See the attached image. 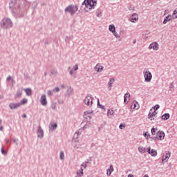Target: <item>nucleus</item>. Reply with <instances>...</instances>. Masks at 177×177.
Here are the masks:
<instances>
[{"label": "nucleus", "instance_id": "21", "mask_svg": "<svg viewBox=\"0 0 177 177\" xmlns=\"http://www.w3.org/2000/svg\"><path fill=\"white\" fill-rule=\"evenodd\" d=\"M171 20H172V15L167 16L163 21V24H167V23H168V21H171Z\"/></svg>", "mask_w": 177, "mask_h": 177}, {"label": "nucleus", "instance_id": "49", "mask_svg": "<svg viewBox=\"0 0 177 177\" xmlns=\"http://www.w3.org/2000/svg\"><path fill=\"white\" fill-rule=\"evenodd\" d=\"M156 131H157V129L152 128L151 130V132L152 135H156Z\"/></svg>", "mask_w": 177, "mask_h": 177}, {"label": "nucleus", "instance_id": "60", "mask_svg": "<svg viewBox=\"0 0 177 177\" xmlns=\"http://www.w3.org/2000/svg\"><path fill=\"white\" fill-rule=\"evenodd\" d=\"M69 74L70 75H73V74H74V71L72 69L69 71Z\"/></svg>", "mask_w": 177, "mask_h": 177}, {"label": "nucleus", "instance_id": "3", "mask_svg": "<svg viewBox=\"0 0 177 177\" xmlns=\"http://www.w3.org/2000/svg\"><path fill=\"white\" fill-rule=\"evenodd\" d=\"M82 6H85L86 9L91 10V9H95L96 5H97V1L96 0H84L82 3Z\"/></svg>", "mask_w": 177, "mask_h": 177}, {"label": "nucleus", "instance_id": "11", "mask_svg": "<svg viewBox=\"0 0 177 177\" xmlns=\"http://www.w3.org/2000/svg\"><path fill=\"white\" fill-rule=\"evenodd\" d=\"M170 157H171V152L166 151L165 155H163L162 158V162H167V161H168V159L170 158Z\"/></svg>", "mask_w": 177, "mask_h": 177}, {"label": "nucleus", "instance_id": "45", "mask_svg": "<svg viewBox=\"0 0 177 177\" xmlns=\"http://www.w3.org/2000/svg\"><path fill=\"white\" fill-rule=\"evenodd\" d=\"M86 167H87L86 163L83 162V163L82 164V165H81L80 169H83V171H84V169H85L86 168Z\"/></svg>", "mask_w": 177, "mask_h": 177}, {"label": "nucleus", "instance_id": "25", "mask_svg": "<svg viewBox=\"0 0 177 177\" xmlns=\"http://www.w3.org/2000/svg\"><path fill=\"white\" fill-rule=\"evenodd\" d=\"M23 93V90L21 88H19L15 94V97H21Z\"/></svg>", "mask_w": 177, "mask_h": 177}, {"label": "nucleus", "instance_id": "16", "mask_svg": "<svg viewBox=\"0 0 177 177\" xmlns=\"http://www.w3.org/2000/svg\"><path fill=\"white\" fill-rule=\"evenodd\" d=\"M9 107L11 110H15V109H17V107H20V104L18 103H10Z\"/></svg>", "mask_w": 177, "mask_h": 177}, {"label": "nucleus", "instance_id": "41", "mask_svg": "<svg viewBox=\"0 0 177 177\" xmlns=\"http://www.w3.org/2000/svg\"><path fill=\"white\" fill-rule=\"evenodd\" d=\"M131 107H133V109H136V110H138L139 109V104L138 102H136Z\"/></svg>", "mask_w": 177, "mask_h": 177}, {"label": "nucleus", "instance_id": "28", "mask_svg": "<svg viewBox=\"0 0 177 177\" xmlns=\"http://www.w3.org/2000/svg\"><path fill=\"white\" fill-rule=\"evenodd\" d=\"M115 80L114 78H111L109 80V82L108 83V88H112L113 87V82H114Z\"/></svg>", "mask_w": 177, "mask_h": 177}, {"label": "nucleus", "instance_id": "12", "mask_svg": "<svg viewBox=\"0 0 177 177\" xmlns=\"http://www.w3.org/2000/svg\"><path fill=\"white\" fill-rule=\"evenodd\" d=\"M40 103L41 106H46L48 101L46 100V95H42L40 98Z\"/></svg>", "mask_w": 177, "mask_h": 177}, {"label": "nucleus", "instance_id": "2", "mask_svg": "<svg viewBox=\"0 0 177 177\" xmlns=\"http://www.w3.org/2000/svg\"><path fill=\"white\" fill-rule=\"evenodd\" d=\"M0 27L3 30H9L13 27V21L10 18L4 17L0 21Z\"/></svg>", "mask_w": 177, "mask_h": 177}, {"label": "nucleus", "instance_id": "36", "mask_svg": "<svg viewBox=\"0 0 177 177\" xmlns=\"http://www.w3.org/2000/svg\"><path fill=\"white\" fill-rule=\"evenodd\" d=\"M73 38H74V37H73V36H66V37H65V41H66V42H70V40H71V39H73Z\"/></svg>", "mask_w": 177, "mask_h": 177}, {"label": "nucleus", "instance_id": "10", "mask_svg": "<svg viewBox=\"0 0 177 177\" xmlns=\"http://www.w3.org/2000/svg\"><path fill=\"white\" fill-rule=\"evenodd\" d=\"M147 153L150 154L152 157L157 156V151L156 149H151L150 147H147Z\"/></svg>", "mask_w": 177, "mask_h": 177}, {"label": "nucleus", "instance_id": "5", "mask_svg": "<svg viewBox=\"0 0 177 177\" xmlns=\"http://www.w3.org/2000/svg\"><path fill=\"white\" fill-rule=\"evenodd\" d=\"M143 75L145 77V82H150L153 78V75L151 72L149 71L148 68H145L143 71Z\"/></svg>", "mask_w": 177, "mask_h": 177}, {"label": "nucleus", "instance_id": "47", "mask_svg": "<svg viewBox=\"0 0 177 177\" xmlns=\"http://www.w3.org/2000/svg\"><path fill=\"white\" fill-rule=\"evenodd\" d=\"M113 35H114V37H115V38H120V36L118 35V33L117 32V31H114L112 32Z\"/></svg>", "mask_w": 177, "mask_h": 177}, {"label": "nucleus", "instance_id": "56", "mask_svg": "<svg viewBox=\"0 0 177 177\" xmlns=\"http://www.w3.org/2000/svg\"><path fill=\"white\" fill-rule=\"evenodd\" d=\"M129 10H135V6H131L129 8Z\"/></svg>", "mask_w": 177, "mask_h": 177}, {"label": "nucleus", "instance_id": "1", "mask_svg": "<svg viewBox=\"0 0 177 177\" xmlns=\"http://www.w3.org/2000/svg\"><path fill=\"white\" fill-rule=\"evenodd\" d=\"M9 8L12 12L13 16L16 17V19L19 17H24V14L23 11L20 10V2L16 0H11L9 3Z\"/></svg>", "mask_w": 177, "mask_h": 177}, {"label": "nucleus", "instance_id": "53", "mask_svg": "<svg viewBox=\"0 0 177 177\" xmlns=\"http://www.w3.org/2000/svg\"><path fill=\"white\" fill-rule=\"evenodd\" d=\"M0 131H3V127H2V119H0Z\"/></svg>", "mask_w": 177, "mask_h": 177}, {"label": "nucleus", "instance_id": "43", "mask_svg": "<svg viewBox=\"0 0 177 177\" xmlns=\"http://www.w3.org/2000/svg\"><path fill=\"white\" fill-rule=\"evenodd\" d=\"M53 90H48V91H47V95L48 96H52L53 95Z\"/></svg>", "mask_w": 177, "mask_h": 177}, {"label": "nucleus", "instance_id": "63", "mask_svg": "<svg viewBox=\"0 0 177 177\" xmlns=\"http://www.w3.org/2000/svg\"><path fill=\"white\" fill-rule=\"evenodd\" d=\"M6 144H8V143H9V138H6Z\"/></svg>", "mask_w": 177, "mask_h": 177}, {"label": "nucleus", "instance_id": "6", "mask_svg": "<svg viewBox=\"0 0 177 177\" xmlns=\"http://www.w3.org/2000/svg\"><path fill=\"white\" fill-rule=\"evenodd\" d=\"M84 103L86 104V106L92 107V104H93V97H92V95H88L86 97H85Z\"/></svg>", "mask_w": 177, "mask_h": 177}, {"label": "nucleus", "instance_id": "55", "mask_svg": "<svg viewBox=\"0 0 177 177\" xmlns=\"http://www.w3.org/2000/svg\"><path fill=\"white\" fill-rule=\"evenodd\" d=\"M58 103L59 104H63V103H64V100L62 99H59L58 100Z\"/></svg>", "mask_w": 177, "mask_h": 177}, {"label": "nucleus", "instance_id": "58", "mask_svg": "<svg viewBox=\"0 0 177 177\" xmlns=\"http://www.w3.org/2000/svg\"><path fill=\"white\" fill-rule=\"evenodd\" d=\"M10 80H12V77L10 75L8 76L6 78V81L9 82Z\"/></svg>", "mask_w": 177, "mask_h": 177}, {"label": "nucleus", "instance_id": "17", "mask_svg": "<svg viewBox=\"0 0 177 177\" xmlns=\"http://www.w3.org/2000/svg\"><path fill=\"white\" fill-rule=\"evenodd\" d=\"M131 98V94L129 93H127L124 95V103L127 104L128 103V100Z\"/></svg>", "mask_w": 177, "mask_h": 177}, {"label": "nucleus", "instance_id": "50", "mask_svg": "<svg viewBox=\"0 0 177 177\" xmlns=\"http://www.w3.org/2000/svg\"><path fill=\"white\" fill-rule=\"evenodd\" d=\"M53 91V92L58 93V92H60V88L59 87H55Z\"/></svg>", "mask_w": 177, "mask_h": 177}, {"label": "nucleus", "instance_id": "24", "mask_svg": "<svg viewBox=\"0 0 177 177\" xmlns=\"http://www.w3.org/2000/svg\"><path fill=\"white\" fill-rule=\"evenodd\" d=\"M80 135H81L80 131H76L73 136V142H74V140H78V136H80Z\"/></svg>", "mask_w": 177, "mask_h": 177}, {"label": "nucleus", "instance_id": "8", "mask_svg": "<svg viewBox=\"0 0 177 177\" xmlns=\"http://www.w3.org/2000/svg\"><path fill=\"white\" fill-rule=\"evenodd\" d=\"M37 135L39 139H42V138H44V129H42L41 126L37 127Z\"/></svg>", "mask_w": 177, "mask_h": 177}, {"label": "nucleus", "instance_id": "14", "mask_svg": "<svg viewBox=\"0 0 177 177\" xmlns=\"http://www.w3.org/2000/svg\"><path fill=\"white\" fill-rule=\"evenodd\" d=\"M92 113H93V111H86L84 112V118H86V120H91L92 118Z\"/></svg>", "mask_w": 177, "mask_h": 177}, {"label": "nucleus", "instance_id": "61", "mask_svg": "<svg viewBox=\"0 0 177 177\" xmlns=\"http://www.w3.org/2000/svg\"><path fill=\"white\" fill-rule=\"evenodd\" d=\"M169 88H170V89H174V83H171V84H170Z\"/></svg>", "mask_w": 177, "mask_h": 177}, {"label": "nucleus", "instance_id": "7", "mask_svg": "<svg viewBox=\"0 0 177 177\" xmlns=\"http://www.w3.org/2000/svg\"><path fill=\"white\" fill-rule=\"evenodd\" d=\"M164 138H165V133L164 131H158L156 134L155 139H158V140H164Z\"/></svg>", "mask_w": 177, "mask_h": 177}, {"label": "nucleus", "instance_id": "42", "mask_svg": "<svg viewBox=\"0 0 177 177\" xmlns=\"http://www.w3.org/2000/svg\"><path fill=\"white\" fill-rule=\"evenodd\" d=\"M173 19H177V8L173 12Z\"/></svg>", "mask_w": 177, "mask_h": 177}, {"label": "nucleus", "instance_id": "34", "mask_svg": "<svg viewBox=\"0 0 177 177\" xmlns=\"http://www.w3.org/2000/svg\"><path fill=\"white\" fill-rule=\"evenodd\" d=\"M88 128H91V123L89 122H87V124L82 128V132L84 129H86Z\"/></svg>", "mask_w": 177, "mask_h": 177}, {"label": "nucleus", "instance_id": "51", "mask_svg": "<svg viewBox=\"0 0 177 177\" xmlns=\"http://www.w3.org/2000/svg\"><path fill=\"white\" fill-rule=\"evenodd\" d=\"M143 39H147L149 38V35L147 34H143L142 35Z\"/></svg>", "mask_w": 177, "mask_h": 177}, {"label": "nucleus", "instance_id": "32", "mask_svg": "<svg viewBox=\"0 0 177 177\" xmlns=\"http://www.w3.org/2000/svg\"><path fill=\"white\" fill-rule=\"evenodd\" d=\"M59 159L62 160V161L64 160V152L60 151L59 153Z\"/></svg>", "mask_w": 177, "mask_h": 177}, {"label": "nucleus", "instance_id": "39", "mask_svg": "<svg viewBox=\"0 0 177 177\" xmlns=\"http://www.w3.org/2000/svg\"><path fill=\"white\" fill-rule=\"evenodd\" d=\"M143 136H144L145 138H146V139H147V140H149V138H151V137H150V134H149L148 132L144 133H143Z\"/></svg>", "mask_w": 177, "mask_h": 177}, {"label": "nucleus", "instance_id": "46", "mask_svg": "<svg viewBox=\"0 0 177 177\" xmlns=\"http://www.w3.org/2000/svg\"><path fill=\"white\" fill-rule=\"evenodd\" d=\"M12 142L15 143L16 146L19 145V139L17 138H12Z\"/></svg>", "mask_w": 177, "mask_h": 177}, {"label": "nucleus", "instance_id": "23", "mask_svg": "<svg viewBox=\"0 0 177 177\" xmlns=\"http://www.w3.org/2000/svg\"><path fill=\"white\" fill-rule=\"evenodd\" d=\"M113 171H114V167H113V165H110V168L106 170L107 176H110Z\"/></svg>", "mask_w": 177, "mask_h": 177}, {"label": "nucleus", "instance_id": "64", "mask_svg": "<svg viewBox=\"0 0 177 177\" xmlns=\"http://www.w3.org/2000/svg\"><path fill=\"white\" fill-rule=\"evenodd\" d=\"M128 177H133V176L132 174H129Z\"/></svg>", "mask_w": 177, "mask_h": 177}, {"label": "nucleus", "instance_id": "22", "mask_svg": "<svg viewBox=\"0 0 177 177\" xmlns=\"http://www.w3.org/2000/svg\"><path fill=\"white\" fill-rule=\"evenodd\" d=\"M56 75H57V70L51 69L50 71V77H56Z\"/></svg>", "mask_w": 177, "mask_h": 177}, {"label": "nucleus", "instance_id": "62", "mask_svg": "<svg viewBox=\"0 0 177 177\" xmlns=\"http://www.w3.org/2000/svg\"><path fill=\"white\" fill-rule=\"evenodd\" d=\"M22 118H27V115L23 114V115H22Z\"/></svg>", "mask_w": 177, "mask_h": 177}, {"label": "nucleus", "instance_id": "20", "mask_svg": "<svg viewBox=\"0 0 177 177\" xmlns=\"http://www.w3.org/2000/svg\"><path fill=\"white\" fill-rule=\"evenodd\" d=\"M138 150L140 154H145V153H146V148L143 146H139L138 147Z\"/></svg>", "mask_w": 177, "mask_h": 177}, {"label": "nucleus", "instance_id": "27", "mask_svg": "<svg viewBox=\"0 0 177 177\" xmlns=\"http://www.w3.org/2000/svg\"><path fill=\"white\" fill-rule=\"evenodd\" d=\"M170 115L169 113H165L163 115H162L161 118L164 121H167L169 118Z\"/></svg>", "mask_w": 177, "mask_h": 177}, {"label": "nucleus", "instance_id": "30", "mask_svg": "<svg viewBox=\"0 0 177 177\" xmlns=\"http://www.w3.org/2000/svg\"><path fill=\"white\" fill-rule=\"evenodd\" d=\"M77 175L80 177L82 176V175H84V169H80L77 170Z\"/></svg>", "mask_w": 177, "mask_h": 177}, {"label": "nucleus", "instance_id": "13", "mask_svg": "<svg viewBox=\"0 0 177 177\" xmlns=\"http://www.w3.org/2000/svg\"><path fill=\"white\" fill-rule=\"evenodd\" d=\"M159 45L157 42L151 44L149 46V49H153V50H158Z\"/></svg>", "mask_w": 177, "mask_h": 177}, {"label": "nucleus", "instance_id": "38", "mask_svg": "<svg viewBox=\"0 0 177 177\" xmlns=\"http://www.w3.org/2000/svg\"><path fill=\"white\" fill-rule=\"evenodd\" d=\"M56 107H57V103L56 102H53L51 104L52 110H56Z\"/></svg>", "mask_w": 177, "mask_h": 177}, {"label": "nucleus", "instance_id": "4", "mask_svg": "<svg viewBox=\"0 0 177 177\" xmlns=\"http://www.w3.org/2000/svg\"><path fill=\"white\" fill-rule=\"evenodd\" d=\"M77 10H78V6H74V5H69L68 7H66L64 9V12H68L71 16L75 15V12H77Z\"/></svg>", "mask_w": 177, "mask_h": 177}, {"label": "nucleus", "instance_id": "15", "mask_svg": "<svg viewBox=\"0 0 177 177\" xmlns=\"http://www.w3.org/2000/svg\"><path fill=\"white\" fill-rule=\"evenodd\" d=\"M138 20H139V16L138 15V14H133L130 19V21H131V23H135V21H138Z\"/></svg>", "mask_w": 177, "mask_h": 177}, {"label": "nucleus", "instance_id": "29", "mask_svg": "<svg viewBox=\"0 0 177 177\" xmlns=\"http://www.w3.org/2000/svg\"><path fill=\"white\" fill-rule=\"evenodd\" d=\"M24 91L26 93L27 96H31L32 95L31 88H25Z\"/></svg>", "mask_w": 177, "mask_h": 177}, {"label": "nucleus", "instance_id": "31", "mask_svg": "<svg viewBox=\"0 0 177 177\" xmlns=\"http://www.w3.org/2000/svg\"><path fill=\"white\" fill-rule=\"evenodd\" d=\"M27 102H28V100L26 98H24L22 100H21L20 102H18V103L20 104V106H21L23 104H26Z\"/></svg>", "mask_w": 177, "mask_h": 177}, {"label": "nucleus", "instance_id": "40", "mask_svg": "<svg viewBox=\"0 0 177 177\" xmlns=\"http://www.w3.org/2000/svg\"><path fill=\"white\" fill-rule=\"evenodd\" d=\"M97 106H99L100 109H102L103 110H104V111H106V108L104 107V106H102V104H100L99 100H97Z\"/></svg>", "mask_w": 177, "mask_h": 177}, {"label": "nucleus", "instance_id": "52", "mask_svg": "<svg viewBox=\"0 0 177 177\" xmlns=\"http://www.w3.org/2000/svg\"><path fill=\"white\" fill-rule=\"evenodd\" d=\"M158 109H160V105H159V104H156V105L154 106L153 110H154L155 111H157V110H158Z\"/></svg>", "mask_w": 177, "mask_h": 177}, {"label": "nucleus", "instance_id": "37", "mask_svg": "<svg viewBox=\"0 0 177 177\" xmlns=\"http://www.w3.org/2000/svg\"><path fill=\"white\" fill-rule=\"evenodd\" d=\"M95 13L97 17H102V10H97Z\"/></svg>", "mask_w": 177, "mask_h": 177}, {"label": "nucleus", "instance_id": "44", "mask_svg": "<svg viewBox=\"0 0 177 177\" xmlns=\"http://www.w3.org/2000/svg\"><path fill=\"white\" fill-rule=\"evenodd\" d=\"M50 128H53V131H55V129L57 128V124L55 123L53 124H51Z\"/></svg>", "mask_w": 177, "mask_h": 177}, {"label": "nucleus", "instance_id": "54", "mask_svg": "<svg viewBox=\"0 0 177 177\" xmlns=\"http://www.w3.org/2000/svg\"><path fill=\"white\" fill-rule=\"evenodd\" d=\"M1 153H3L4 156H6V151L3 149V147L1 149Z\"/></svg>", "mask_w": 177, "mask_h": 177}, {"label": "nucleus", "instance_id": "18", "mask_svg": "<svg viewBox=\"0 0 177 177\" xmlns=\"http://www.w3.org/2000/svg\"><path fill=\"white\" fill-rule=\"evenodd\" d=\"M156 115H157V113L156 112V111H154L152 113H151V112H149V113L148 115V118L151 121H153V120H154V118H153L156 117Z\"/></svg>", "mask_w": 177, "mask_h": 177}, {"label": "nucleus", "instance_id": "59", "mask_svg": "<svg viewBox=\"0 0 177 177\" xmlns=\"http://www.w3.org/2000/svg\"><path fill=\"white\" fill-rule=\"evenodd\" d=\"M38 4L37 3V2H33L32 3V6H33V8H37V6Z\"/></svg>", "mask_w": 177, "mask_h": 177}, {"label": "nucleus", "instance_id": "19", "mask_svg": "<svg viewBox=\"0 0 177 177\" xmlns=\"http://www.w3.org/2000/svg\"><path fill=\"white\" fill-rule=\"evenodd\" d=\"M74 144V148L75 149H80V147L82 146L81 142H80V140H74V141H73Z\"/></svg>", "mask_w": 177, "mask_h": 177}, {"label": "nucleus", "instance_id": "35", "mask_svg": "<svg viewBox=\"0 0 177 177\" xmlns=\"http://www.w3.org/2000/svg\"><path fill=\"white\" fill-rule=\"evenodd\" d=\"M73 89L70 87L68 90H67V95H68L69 96L73 95Z\"/></svg>", "mask_w": 177, "mask_h": 177}, {"label": "nucleus", "instance_id": "9", "mask_svg": "<svg viewBox=\"0 0 177 177\" xmlns=\"http://www.w3.org/2000/svg\"><path fill=\"white\" fill-rule=\"evenodd\" d=\"M104 68V66L100 65V63L97 64L95 65V66L94 67V70L95 71H96L97 73H102V71H103Z\"/></svg>", "mask_w": 177, "mask_h": 177}, {"label": "nucleus", "instance_id": "26", "mask_svg": "<svg viewBox=\"0 0 177 177\" xmlns=\"http://www.w3.org/2000/svg\"><path fill=\"white\" fill-rule=\"evenodd\" d=\"M109 31H110V32H114L115 31V26H114V24L109 25Z\"/></svg>", "mask_w": 177, "mask_h": 177}, {"label": "nucleus", "instance_id": "57", "mask_svg": "<svg viewBox=\"0 0 177 177\" xmlns=\"http://www.w3.org/2000/svg\"><path fill=\"white\" fill-rule=\"evenodd\" d=\"M120 129H124V128H125V126H124V124H120L119 126Z\"/></svg>", "mask_w": 177, "mask_h": 177}, {"label": "nucleus", "instance_id": "48", "mask_svg": "<svg viewBox=\"0 0 177 177\" xmlns=\"http://www.w3.org/2000/svg\"><path fill=\"white\" fill-rule=\"evenodd\" d=\"M73 71H77L78 70V64H76L72 68Z\"/></svg>", "mask_w": 177, "mask_h": 177}, {"label": "nucleus", "instance_id": "33", "mask_svg": "<svg viewBox=\"0 0 177 177\" xmlns=\"http://www.w3.org/2000/svg\"><path fill=\"white\" fill-rule=\"evenodd\" d=\"M110 115H114V111L113 109H109L107 112V116L110 117Z\"/></svg>", "mask_w": 177, "mask_h": 177}]
</instances>
